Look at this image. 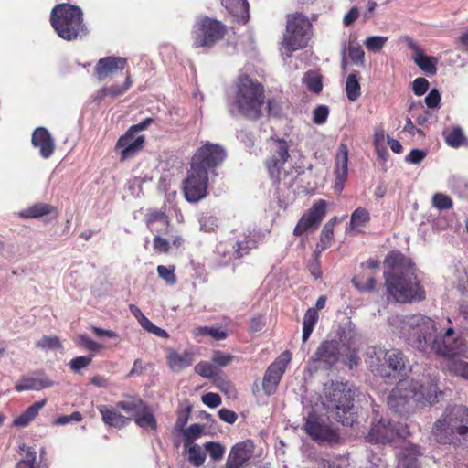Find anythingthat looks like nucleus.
<instances>
[{"label":"nucleus","mask_w":468,"mask_h":468,"mask_svg":"<svg viewBox=\"0 0 468 468\" xmlns=\"http://www.w3.org/2000/svg\"><path fill=\"white\" fill-rule=\"evenodd\" d=\"M58 215L56 207L47 203H36L31 207L18 212V216L24 219L39 218L49 214Z\"/></svg>","instance_id":"31"},{"label":"nucleus","mask_w":468,"mask_h":468,"mask_svg":"<svg viewBox=\"0 0 468 468\" xmlns=\"http://www.w3.org/2000/svg\"><path fill=\"white\" fill-rule=\"evenodd\" d=\"M419 382L413 379H403L397 383L388 397V404L391 410L399 414L409 413L412 404L419 403L421 395H417Z\"/></svg>","instance_id":"9"},{"label":"nucleus","mask_w":468,"mask_h":468,"mask_svg":"<svg viewBox=\"0 0 468 468\" xmlns=\"http://www.w3.org/2000/svg\"><path fill=\"white\" fill-rule=\"evenodd\" d=\"M431 435L440 444H462L468 435V408L463 405L447 407L434 422Z\"/></svg>","instance_id":"3"},{"label":"nucleus","mask_w":468,"mask_h":468,"mask_svg":"<svg viewBox=\"0 0 468 468\" xmlns=\"http://www.w3.org/2000/svg\"><path fill=\"white\" fill-rule=\"evenodd\" d=\"M354 391L348 388L346 383H335L332 385L324 406L328 410L334 412L335 420L346 426H352L355 420L354 412Z\"/></svg>","instance_id":"7"},{"label":"nucleus","mask_w":468,"mask_h":468,"mask_svg":"<svg viewBox=\"0 0 468 468\" xmlns=\"http://www.w3.org/2000/svg\"><path fill=\"white\" fill-rule=\"evenodd\" d=\"M133 85L131 73L126 71L125 80L122 85L112 84L109 87H103L99 90V97L104 99L106 97L116 98L124 94Z\"/></svg>","instance_id":"33"},{"label":"nucleus","mask_w":468,"mask_h":468,"mask_svg":"<svg viewBox=\"0 0 468 468\" xmlns=\"http://www.w3.org/2000/svg\"><path fill=\"white\" fill-rule=\"evenodd\" d=\"M385 360L390 369L399 374H406L410 368V362L401 350L392 349L386 352Z\"/></svg>","instance_id":"29"},{"label":"nucleus","mask_w":468,"mask_h":468,"mask_svg":"<svg viewBox=\"0 0 468 468\" xmlns=\"http://www.w3.org/2000/svg\"><path fill=\"white\" fill-rule=\"evenodd\" d=\"M145 144V136L131 133L126 131L124 134L121 135L115 144V150L120 151V161L124 162L134 157L140 153Z\"/></svg>","instance_id":"17"},{"label":"nucleus","mask_w":468,"mask_h":468,"mask_svg":"<svg viewBox=\"0 0 468 468\" xmlns=\"http://www.w3.org/2000/svg\"><path fill=\"white\" fill-rule=\"evenodd\" d=\"M388 41L387 37L372 36L366 38L364 45L369 52H380Z\"/></svg>","instance_id":"48"},{"label":"nucleus","mask_w":468,"mask_h":468,"mask_svg":"<svg viewBox=\"0 0 468 468\" xmlns=\"http://www.w3.org/2000/svg\"><path fill=\"white\" fill-rule=\"evenodd\" d=\"M166 358L170 369L174 372H180L192 365L193 353L186 350L179 354L176 350L171 349Z\"/></svg>","instance_id":"28"},{"label":"nucleus","mask_w":468,"mask_h":468,"mask_svg":"<svg viewBox=\"0 0 468 468\" xmlns=\"http://www.w3.org/2000/svg\"><path fill=\"white\" fill-rule=\"evenodd\" d=\"M361 87L359 83V76L358 73L353 72L350 73L346 81V97L349 101H355L361 95Z\"/></svg>","instance_id":"37"},{"label":"nucleus","mask_w":468,"mask_h":468,"mask_svg":"<svg viewBox=\"0 0 468 468\" xmlns=\"http://www.w3.org/2000/svg\"><path fill=\"white\" fill-rule=\"evenodd\" d=\"M191 406L187 405L185 408H179L177 410V418L176 421V429L177 431H184L191 414Z\"/></svg>","instance_id":"56"},{"label":"nucleus","mask_w":468,"mask_h":468,"mask_svg":"<svg viewBox=\"0 0 468 468\" xmlns=\"http://www.w3.org/2000/svg\"><path fill=\"white\" fill-rule=\"evenodd\" d=\"M336 222L337 218L333 217L324 224L320 234L319 242L316 244L314 254H321L324 250L331 246V243L334 239V229Z\"/></svg>","instance_id":"32"},{"label":"nucleus","mask_w":468,"mask_h":468,"mask_svg":"<svg viewBox=\"0 0 468 468\" xmlns=\"http://www.w3.org/2000/svg\"><path fill=\"white\" fill-rule=\"evenodd\" d=\"M154 250L158 253H167L170 250V244L168 240L161 237V234L155 233L153 240Z\"/></svg>","instance_id":"63"},{"label":"nucleus","mask_w":468,"mask_h":468,"mask_svg":"<svg viewBox=\"0 0 468 468\" xmlns=\"http://www.w3.org/2000/svg\"><path fill=\"white\" fill-rule=\"evenodd\" d=\"M194 370L197 374L206 378H212L217 374L215 367L207 361H200L197 363L195 366Z\"/></svg>","instance_id":"55"},{"label":"nucleus","mask_w":468,"mask_h":468,"mask_svg":"<svg viewBox=\"0 0 468 468\" xmlns=\"http://www.w3.org/2000/svg\"><path fill=\"white\" fill-rule=\"evenodd\" d=\"M203 426L197 423L191 424L187 429L182 431L185 437V446L191 445L195 440L199 438L203 432Z\"/></svg>","instance_id":"50"},{"label":"nucleus","mask_w":468,"mask_h":468,"mask_svg":"<svg viewBox=\"0 0 468 468\" xmlns=\"http://www.w3.org/2000/svg\"><path fill=\"white\" fill-rule=\"evenodd\" d=\"M80 344L88 351L98 353L102 349V346L96 341L90 339L87 335H81L79 336Z\"/></svg>","instance_id":"60"},{"label":"nucleus","mask_w":468,"mask_h":468,"mask_svg":"<svg viewBox=\"0 0 468 468\" xmlns=\"http://www.w3.org/2000/svg\"><path fill=\"white\" fill-rule=\"evenodd\" d=\"M204 448L214 461L221 460L225 453L224 446L217 441H207L204 444Z\"/></svg>","instance_id":"53"},{"label":"nucleus","mask_w":468,"mask_h":468,"mask_svg":"<svg viewBox=\"0 0 468 468\" xmlns=\"http://www.w3.org/2000/svg\"><path fill=\"white\" fill-rule=\"evenodd\" d=\"M306 434L314 441L337 443L339 435L329 424L325 423L315 413H310L304 422Z\"/></svg>","instance_id":"15"},{"label":"nucleus","mask_w":468,"mask_h":468,"mask_svg":"<svg viewBox=\"0 0 468 468\" xmlns=\"http://www.w3.org/2000/svg\"><path fill=\"white\" fill-rule=\"evenodd\" d=\"M37 377H23L15 385V390L22 392L25 390H41L54 386V381L49 379L43 371L37 373Z\"/></svg>","instance_id":"22"},{"label":"nucleus","mask_w":468,"mask_h":468,"mask_svg":"<svg viewBox=\"0 0 468 468\" xmlns=\"http://www.w3.org/2000/svg\"><path fill=\"white\" fill-rule=\"evenodd\" d=\"M50 24L59 37L67 41L86 33L81 9L71 4H58L50 14Z\"/></svg>","instance_id":"5"},{"label":"nucleus","mask_w":468,"mask_h":468,"mask_svg":"<svg viewBox=\"0 0 468 468\" xmlns=\"http://www.w3.org/2000/svg\"><path fill=\"white\" fill-rule=\"evenodd\" d=\"M348 56L354 64L364 65L365 52L359 45L354 46L349 44Z\"/></svg>","instance_id":"58"},{"label":"nucleus","mask_w":468,"mask_h":468,"mask_svg":"<svg viewBox=\"0 0 468 468\" xmlns=\"http://www.w3.org/2000/svg\"><path fill=\"white\" fill-rule=\"evenodd\" d=\"M209 175L190 165L183 191L187 201L195 203L207 195Z\"/></svg>","instance_id":"13"},{"label":"nucleus","mask_w":468,"mask_h":468,"mask_svg":"<svg viewBox=\"0 0 468 468\" xmlns=\"http://www.w3.org/2000/svg\"><path fill=\"white\" fill-rule=\"evenodd\" d=\"M438 387L432 381L427 382V384H420L419 382V388H417V395H421L419 403H428L432 405L438 402Z\"/></svg>","instance_id":"34"},{"label":"nucleus","mask_w":468,"mask_h":468,"mask_svg":"<svg viewBox=\"0 0 468 468\" xmlns=\"http://www.w3.org/2000/svg\"><path fill=\"white\" fill-rule=\"evenodd\" d=\"M432 206L439 210L451 209L453 207L452 198L443 193H436L432 197Z\"/></svg>","instance_id":"51"},{"label":"nucleus","mask_w":468,"mask_h":468,"mask_svg":"<svg viewBox=\"0 0 468 468\" xmlns=\"http://www.w3.org/2000/svg\"><path fill=\"white\" fill-rule=\"evenodd\" d=\"M329 109L325 105H319L314 110L313 122L315 124H323L328 118Z\"/></svg>","instance_id":"61"},{"label":"nucleus","mask_w":468,"mask_h":468,"mask_svg":"<svg viewBox=\"0 0 468 468\" xmlns=\"http://www.w3.org/2000/svg\"><path fill=\"white\" fill-rule=\"evenodd\" d=\"M384 264L390 269V271L384 272L387 291L397 302L411 303L425 299V290L410 258L399 250H392L386 256Z\"/></svg>","instance_id":"2"},{"label":"nucleus","mask_w":468,"mask_h":468,"mask_svg":"<svg viewBox=\"0 0 468 468\" xmlns=\"http://www.w3.org/2000/svg\"><path fill=\"white\" fill-rule=\"evenodd\" d=\"M269 154L265 159V166L274 183H279L281 172L290 158L289 144L285 139L271 137L269 141Z\"/></svg>","instance_id":"11"},{"label":"nucleus","mask_w":468,"mask_h":468,"mask_svg":"<svg viewBox=\"0 0 468 468\" xmlns=\"http://www.w3.org/2000/svg\"><path fill=\"white\" fill-rule=\"evenodd\" d=\"M254 445L251 441L236 443L230 449L225 468H242L252 457Z\"/></svg>","instance_id":"20"},{"label":"nucleus","mask_w":468,"mask_h":468,"mask_svg":"<svg viewBox=\"0 0 468 468\" xmlns=\"http://www.w3.org/2000/svg\"><path fill=\"white\" fill-rule=\"evenodd\" d=\"M429 88V81L425 78L419 77L413 80L412 90L415 95L422 96Z\"/></svg>","instance_id":"64"},{"label":"nucleus","mask_w":468,"mask_h":468,"mask_svg":"<svg viewBox=\"0 0 468 468\" xmlns=\"http://www.w3.org/2000/svg\"><path fill=\"white\" fill-rule=\"evenodd\" d=\"M319 314L314 308H308L303 316V342H306L318 322Z\"/></svg>","instance_id":"36"},{"label":"nucleus","mask_w":468,"mask_h":468,"mask_svg":"<svg viewBox=\"0 0 468 468\" xmlns=\"http://www.w3.org/2000/svg\"><path fill=\"white\" fill-rule=\"evenodd\" d=\"M291 360L292 353L285 350L268 367L262 379V388L266 395L271 396L276 392Z\"/></svg>","instance_id":"14"},{"label":"nucleus","mask_w":468,"mask_h":468,"mask_svg":"<svg viewBox=\"0 0 468 468\" xmlns=\"http://www.w3.org/2000/svg\"><path fill=\"white\" fill-rule=\"evenodd\" d=\"M233 253L235 259H240L250 253L255 248L256 242L251 238L245 236L242 239L233 241Z\"/></svg>","instance_id":"40"},{"label":"nucleus","mask_w":468,"mask_h":468,"mask_svg":"<svg viewBox=\"0 0 468 468\" xmlns=\"http://www.w3.org/2000/svg\"><path fill=\"white\" fill-rule=\"evenodd\" d=\"M304 83L309 91L319 94L323 90L322 76L315 71H308L304 76Z\"/></svg>","instance_id":"46"},{"label":"nucleus","mask_w":468,"mask_h":468,"mask_svg":"<svg viewBox=\"0 0 468 468\" xmlns=\"http://www.w3.org/2000/svg\"><path fill=\"white\" fill-rule=\"evenodd\" d=\"M351 282L360 292H373L376 287V281L373 276L356 275L352 279Z\"/></svg>","instance_id":"44"},{"label":"nucleus","mask_w":468,"mask_h":468,"mask_svg":"<svg viewBox=\"0 0 468 468\" xmlns=\"http://www.w3.org/2000/svg\"><path fill=\"white\" fill-rule=\"evenodd\" d=\"M19 448L25 452V456L16 463V468H39L37 464V452L25 443L21 444Z\"/></svg>","instance_id":"43"},{"label":"nucleus","mask_w":468,"mask_h":468,"mask_svg":"<svg viewBox=\"0 0 468 468\" xmlns=\"http://www.w3.org/2000/svg\"><path fill=\"white\" fill-rule=\"evenodd\" d=\"M328 203L324 199L315 200L298 220L293 229L295 237H303L306 233L314 232L321 225L327 213Z\"/></svg>","instance_id":"12"},{"label":"nucleus","mask_w":468,"mask_h":468,"mask_svg":"<svg viewBox=\"0 0 468 468\" xmlns=\"http://www.w3.org/2000/svg\"><path fill=\"white\" fill-rule=\"evenodd\" d=\"M398 429L388 419L374 420L371 423L368 433L366 435V441L369 443L388 444L399 437Z\"/></svg>","instance_id":"16"},{"label":"nucleus","mask_w":468,"mask_h":468,"mask_svg":"<svg viewBox=\"0 0 468 468\" xmlns=\"http://www.w3.org/2000/svg\"><path fill=\"white\" fill-rule=\"evenodd\" d=\"M134 421L139 427L143 429H150L152 431H155L157 429L155 417L147 404L144 410L136 414Z\"/></svg>","instance_id":"35"},{"label":"nucleus","mask_w":468,"mask_h":468,"mask_svg":"<svg viewBox=\"0 0 468 468\" xmlns=\"http://www.w3.org/2000/svg\"><path fill=\"white\" fill-rule=\"evenodd\" d=\"M188 461L196 467L204 464L206 461V453L202 451L201 447L197 444L188 445Z\"/></svg>","instance_id":"47"},{"label":"nucleus","mask_w":468,"mask_h":468,"mask_svg":"<svg viewBox=\"0 0 468 468\" xmlns=\"http://www.w3.org/2000/svg\"><path fill=\"white\" fill-rule=\"evenodd\" d=\"M370 220L369 212L364 207H357L350 218V229H357L360 227H365Z\"/></svg>","instance_id":"45"},{"label":"nucleus","mask_w":468,"mask_h":468,"mask_svg":"<svg viewBox=\"0 0 468 468\" xmlns=\"http://www.w3.org/2000/svg\"><path fill=\"white\" fill-rule=\"evenodd\" d=\"M313 35L314 27L308 16L302 12L288 14L282 46L289 54H292L293 51L306 48Z\"/></svg>","instance_id":"6"},{"label":"nucleus","mask_w":468,"mask_h":468,"mask_svg":"<svg viewBox=\"0 0 468 468\" xmlns=\"http://www.w3.org/2000/svg\"><path fill=\"white\" fill-rule=\"evenodd\" d=\"M193 335L197 337L199 335L207 336L209 335L213 339L219 341L224 340L228 337V333L221 327H208V326H198L193 331Z\"/></svg>","instance_id":"41"},{"label":"nucleus","mask_w":468,"mask_h":468,"mask_svg":"<svg viewBox=\"0 0 468 468\" xmlns=\"http://www.w3.org/2000/svg\"><path fill=\"white\" fill-rule=\"evenodd\" d=\"M146 403L140 398L132 397L128 400H122L116 403V408L124 410L127 413H132L135 418L144 408Z\"/></svg>","instance_id":"39"},{"label":"nucleus","mask_w":468,"mask_h":468,"mask_svg":"<svg viewBox=\"0 0 468 468\" xmlns=\"http://www.w3.org/2000/svg\"><path fill=\"white\" fill-rule=\"evenodd\" d=\"M97 410L102 421L108 426L122 429L130 422V419L121 414L116 407L101 404L97 406Z\"/></svg>","instance_id":"24"},{"label":"nucleus","mask_w":468,"mask_h":468,"mask_svg":"<svg viewBox=\"0 0 468 468\" xmlns=\"http://www.w3.org/2000/svg\"><path fill=\"white\" fill-rule=\"evenodd\" d=\"M83 420V416L80 411H74L70 415H62L54 420V424L60 426L66 425L70 421L80 422Z\"/></svg>","instance_id":"62"},{"label":"nucleus","mask_w":468,"mask_h":468,"mask_svg":"<svg viewBox=\"0 0 468 468\" xmlns=\"http://www.w3.org/2000/svg\"><path fill=\"white\" fill-rule=\"evenodd\" d=\"M407 324L409 344L421 352L452 357L465 350L463 339L455 335L452 327H448L443 335H438L436 323L422 314H413Z\"/></svg>","instance_id":"1"},{"label":"nucleus","mask_w":468,"mask_h":468,"mask_svg":"<svg viewBox=\"0 0 468 468\" xmlns=\"http://www.w3.org/2000/svg\"><path fill=\"white\" fill-rule=\"evenodd\" d=\"M47 404V399H43L42 400L37 401L33 403L31 406L26 409V410L21 413L18 417H16L13 425L18 428H24L29 425L31 421L35 420V418L38 415L40 410Z\"/></svg>","instance_id":"30"},{"label":"nucleus","mask_w":468,"mask_h":468,"mask_svg":"<svg viewBox=\"0 0 468 468\" xmlns=\"http://www.w3.org/2000/svg\"><path fill=\"white\" fill-rule=\"evenodd\" d=\"M214 253L221 264L229 263L234 258L232 239L223 240L217 244Z\"/></svg>","instance_id":"38"},{"label":"nucleus","mask_w":468,"mask_h":468,"mask_svg":"<svg viewBox=\"0 0 468 468\" xmlns=\"http://www.w3.org/2000/svg\"><path fill=\"white\" fill-rule=\"evenodd\" d=\"M92 358L93 355L77 356L69 361V366L73 372L80 374L82 368L91 364Z\"/></svg>","instance_id":"54"},{"label":"nucleus","mask_w":468,"mask_h":468,"mask_svg":"<svg viewBox=\"0 0 468 468\" xmlns=\"http://www.w3.org/2000/svg\"><path fill=\"white\" fill-rule=\"evenodd\" d=\"M234 104L245 118L256 121L262 115L264 86L256 79L240 75L235 83Z\"/></svg>","instance_id":"4"},{"label":"nucleus","mask_w":468,"mask_h":468,"mask_svg":"<svg viewBox=\"0 0 468 468\" xmlns=\"http://www.w3.org/2000/svg\"><path fill=\"white\" fill-rule=\"evenodd\" d=\"M127 67V58L122 57L108 56L101 58L96 63L93 73L99 81L112 78Z\"/></svg>","instance_id":"18"},{"label":"nucleus","mask_w":468,"mask_h":468,"mask_svg":"<svg viewBox=\"0 0 468 468\" xmlns=\"http://www.w3.org/2000/svg\"><path fill=\"white\" fill-rule=\"evenodd\" d=\"M175 266L166 267L165 265H159L157 267V273L160 278L165 280L169 284H176V276L175 274Z\"/></svg>","instance_id":"57"},{"label":"nucleus","mask_w":468,"mask_h":468,"mask_svg":"<svg viewBox=\"0 0 468 468\" xmlns=\"http://www.w3.org/2000/svg\"><path fill=\"white\" fill-rule=\"evenodd\" d=\"M227 153L225 149L212 143H206L195 152L190 165L212 176H218L216 169L222 165Z\"/></svg>","instance_id":"10"},{"label":"nucleus","mask_w":468,"mask_h":468,"mask_svg":"<svg viewBox=\"0 0 468 468\" xmlns=\"http://www.w3.org/2000/svg\"><path fill=\"white\" fill-rule=\"evenodd\" d=\"M427 151L421 149H412L405 157V161L409 164L419 165L427 156Z\"/></svg>","instance_id":"59"},{"label":"nucleus","mask_w":468,"mask_h":468,"mask_svg":"<svg viewBox=\"0 0 468 468\" xmlns=\"http://www.w3.org/2000/svg\"><path fill=\"white\" fill-rule=\"evenodd\" d=\"M145 223L152 233L157 234H168L171 227L169 217L160 210L149 212Z\"/></svg>","instance_id":"25"},{"label":"nucleus","mask_w":468,"mask_h":468,"mask_svg":"<svg viewBox=\"0 0 468 468\" xmlns=\"http://www.w3.org/2000/svg\"><path fill=\"white\" fill-rule=\"evenodd\" d=\"M228 33V27L221 21L201 15L192 26L190 36L194 48H212Z\"/></svg>","instance_id":"8"},{"label":"nucleus","mask_w":468,"mask_h":468,"mask_svg":"<svg viewBox=\"0 0 468 468\" xmlns=\"http://www.w3.org/2000/svg\"><path fill=\"white\" fill-rule=\"evenodd\" d=\"M221 5L235 17L236 21L246 24L250 18V5L247 0H220Z\"/></svg>","instance_id":"27"},{"label":"nucleus","mask_w":468,"mask_h":468,"mask_svg":"<svg viewBox=\"0 0 468 468\" xmlns=\"http://www.w3.org/2000/svg\"><path fill=\"white\" fill-rule=\"evenodd\" d=\"M348 148L346 144H340L335 155L334 173L335 176V185L340 189L344 187V183L347 178Z\"/></svg>","instance_id":"23"},{"label":"nucleus","mask_w":468,"mask_h":468,"mask_svg":"<svg viewBox=\"0 0 468 468\" xmlns=\"http://www.w3.org/2000/svg\"><path fill=\"white\" fill-rule=\"evenodd\" d=\"M409 48L414 52L413 60L415 64L424 72L434 75L437 71V59L434 57H429L424 51L412 40L409 41Z\"/></svg>","instance_id":"26"},{"label":"nucleus","mask_w":468,"mask_h":468,"mask_svg":"<svg viewBox=\"0 0 468 468\" xmlns=\"http://www.w3.org/2000/svg\"><path fill=\"white\" fill-rule=\"evenodd\" d=\"M340 346L337 340H324L311 356V361L322 363L326 368H330L339 361Z\"/></svg>","instance_id":"19"},{"label":"nucleus","mask_w":468,"mask_h":468,"mask_svg":"<svg viewBox=\"0 0 468 468\" xmlns=\"http://www.w3.org/2000/svg\"><path fill=\"white\" fill-rule=\"evenodd\" d=\"M32 145L39 149L40 156L44 159L49 158L55 151V141L48 129L37 127L32 133Z\"/></svg>","instance_id":"21"},{"label":"nucleus","mask_w":468,"mask_h":468,"mask_svg":"<svg viewBox=\"0 0 468 468\" xmlns=\"http://www.w3.org/2000/svg\"><path fill=\"white\" fill-rule=\"evenodd\" d=\"M36 347L41 349H61L62 344L59 338L56 335H44L38 342L36 343Z\"/></svg>","instance_id":"52"},{"label":"nucleus","mask_w":468,"mask_h":468,"mask_svg":"<svg viewBox=\"0 0 468 468\" xmlns=\"http://www.w3.org/2000/svg\"><path fill=\"white\" fill-rule=\"evenodd\" d=\"M444 134L446 144L454 148L461 146L465 139L463 132L460 127H454L451 132Z\"/></svg>","instance_id":"49"},{"label":"nucleus","mask_w":468,"mask_h":468,"mask_svg":"<svg viewBox=\"0 0 468 468\" xmlns=\"http://www.w3.org/2000/svg\"><path fill=\"white\" fill-rule=\"evenodd\" d=\"M421 455L420 446L412 445L406 448L403 457L405 468H420L419 457Z\"/></svg>","instance_id":"42"}]
</instances>
